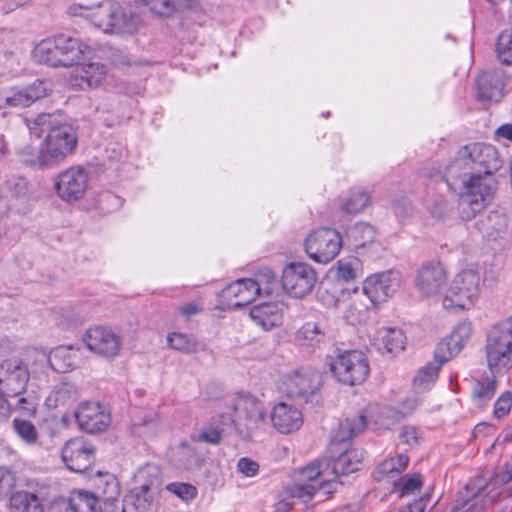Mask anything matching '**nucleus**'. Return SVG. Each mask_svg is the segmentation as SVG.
<instances>
[{"label": "nucleus", "instance_id": "obj_60", "mask_svg": "<svg viewBox=\"0 0 512 512\" xmlns=\"http://www.w3.org/2000/svg\"><path fill=\"white\" fill-rule=\"evenodd\" d=\"M451 210V205L444 197H438L434 200L430 211L431 214L437 218L445 217Z\"/></svg>", "mask_w": 512, "mask_h": 512}, {"label": "nucleus", "instance_id": "obj_15", "mask_svg": "<svg viewBox=\"0 0 512 512\" xmlns=\"http://www.w3.org/2000/svg\"><path fill=\"white\" fill-rule=\"evenodd\" d=\"M61 457L69 470L83 473L94 463L95 448L83 437L72 438L62 448Z\"/></svg>", "mask_w": 512, "mask_h": 512}, {"label": "nucleus", "instance_id": "obj_34", "mask_svg": "<svg viewBox=\"0 0 512 512\" xmlns=\"http://www.w3.org/2000/svg\"><path fill=\"white\" fill-rule=\"evenodd\" d=\"M68 505L74 512H102L104 510L97 496L86 490L73 491Z\"/></svg>", "mask_w": 512, "mask_h": 512}, {"label": "nucleus", "instance_id": "obj_26", "mask_svg": "<svg viewBox=\"0 0 512 512\" xmlns=\"http://www.w3.org/2000/svg\"><path fill=\"white\" fill-rule=\"evenodd\" d=\"M95 491L105 512H120V485L117 478L109 473L99 474L94 480Z\"/></svg>", "mask_w": 512, "mask_h": 512}, {"label": "nucleus", "instance_id": "obj_38", "mask_svg": "<svg viewBox=\"0 0 512 512\" xmlns=\"http://www.w3.org/2000/svg\"><path fill=\"white\" fill-rule=\"evenodd\" d=\"M347 237L353 247L358 250L374 242L376 230L368 223H356L348 230Z\"/></svg>", "mask_w": 512, "mask_h": 512}, {"label": "nucleus", "instance_id": "obj_9", "mask_svg": "<svg viewBox=\"0 0 512 512\" xmlns=\"http://www.w3.org/2000/svg\"><path fill=\"white\" fill-rule=\"evenodd\" d=\"M77 142V133L71 125L64 123L52 127L43 141L47 157L52 166L59 165L66 157L73 154Z\"/></svg>", "mask_w": 512, "mask_h": 512}, {"label": "nucleus", "instance_id": "obj_25", "mask_svg": "<svg viewBox=\"0 0 512 512\" xmlns=\"http://www.w3.org/2000/svg\"><path fill=\"white\" fill-rule=\"evenodd\" d=\"M298 474L299 481L307 484H316L318 490H323L324 494H330L332 492L334 482L333 477L330 475V461L328 458L311 462L301 468Z\"/></svg>", "mask_w": 512, "mask_h": 512}, {"label": "nucleus", "instance_id": "obj_44", "mask_svg": "<svg viewBox=\"0 0 512 512\" xmlns=\"http://www.w3.org/2000/svg\"><path fill=\"white\" fill-rule=\"evenodd\" d=\"M12 424L15 433L23 442L28 445H34L37 443L39 434L32 422L21 418H15Z\"/></svg>", "mask_w": 512, "mask_h": 512}, {"label": "nucleus", "instance_id": "obj_24", "mask_svg": "<svg viewBox=\"0 0 512 512\" xmlns=\"http://www.w3.org/2000/svg\"><path fill=\"white\" fill-rule=\"evenodd\" d=\"M470 336V324L466 322L459 323L452 331L451 335L440 341L434 351V357L439 368L445 362L457 355L466 340Z\"/></svg>", "mask_w": 512, "mask_h": 512}, {"label": "nucleus", "instance_id": "obj_59", "mask_svg": "<svg viewBox=\"0 0 512 512\" xmlns=\"http://www.w3.org/2000/svg\"><path fill=\"white\" fill-rule=\"evenodd\" d=\"M419 433L413 426H404L399 433V439L403 444L414 447L418 444Z\"/></svg>", "mask_w": 512, "mask_h": 512}, {"label": "nucleus", "instance_id": "obj_49", "mask_svg": "<svg viewBox=\"0 0 512 512\" xmlns=\"http://www.w3.org/2000/svg\"><path fill=\"white\" fill-rule=\"evenodd\" d=\"M166 490L183 501H191L197 496V488L189 483L172 482L166 485Z\"/></svg>", "mask_w": 512, "mask_h": 512}, {"label": "nucleus", "instance_id": "obj_32", "mask_svg": "<svg viewBox=\"0 0 512 512\" xmlns=\"http://www.w3.org/2000/svg\"><path fill=\"white\" fill-rule=\"evenodd\" d=\"M475 173L470 158L466 153H463L462 146L457 151L456 157L446 166L444 177L449 186L458 181H461L464 185V180Z\"/></svg>", "mask_w": 512, "mask_h": 512}, {"label": "nucleus", "instance_id": "obj_61", "mask_svg": "<svg viewBox=\"0 0 512 512\" xmlns=\"http://www.w3.org/2000/svg\"><path fill=\"white\" fill-rule=\"evenodd\" d=\"M37 403L33 397H20L17 401L16 410L26 416H33L36 413Z\"/></svg>", "mask_w": 512, "mask_h": 512}, {"label": "nucleus", "instance_id": "obj_2", "mask_svg": "<svg viewBox=\"0 0 512 512\" xmlns=\"http://www.w3.org/2000/svg\"><path fill=\"white\" fill-rule=\"evenodd\" d=\"M92 54L93 49L80 39L63 34L42 40L34 49L35 59L52 67H70Z\"/></svg>", "mask_w": 512, "mask_h": 512}, {"label": "nucleus", "instance_id": "obj_51", "mask_svg": "<svg viewBox=\"0 0 512 512\" xmlns=\"http://www.w3.org/2000/svg\"><path fill=\"white\" fill-rule=\"evenodd\" d=\"M298 337L309 341L310 344H315L323 340L324 331L319 324L307 322L299 329Z\"/></svg>", "mask_w": 512, "mask_h": 512}, {"label": "nucleus", "instance_id": "obj_56", "mask_svg": "<svg viewBox=\"0 0 512 512\" xmlns=\"http://www.w3.org/2000/svg\"><path fill=\"white\" fill-rule=\"evenodd\" d=\"M399 491L401 496L413 494L421 487V480L418 475L404 476L399 482Z\"/></svg>", "mask_w": 512, "mask_h": 512}, {"label": "nucleus", "instance_id": "obj_46", "mask_svg": "<svg viewBox=\"0 0 512 512\" xmlns=\"http://www.w3.org/2000/svg\"><path fill=\"white\" fill-rule=\"evenodd\" d=\"M512 480V455H511V458H510V461L507 462L503 468L501 469V471H499L492 482L490 483H487L485 482V480L482 478V485H484L485 487H488L486 492H489L490 491V495H497L496 496V499L501 495V492L498 491V492H494V490L496 489V486L498 485H504V484H507L509 483L510 481Z\"/></svg>", "mask_w": 512, "mask_h": 512}, {"label": "nucleus", "instance_id": "obj_30", "mask_svg": "<svg viewBox=\"0 0 512 512\" xmlns=\"http://www.w3.org/2000/svg\"><path fill=\"white\" fill-rule=\"evenodd\" d=\"M108 69L99 62L82 63L75 70V81L82 89L100 87L106 80Z\"/></svg>", "mask_w": 512, "mask_h": 512}, {"label": "nucleus", "instance_id": "obj_20", "mask_svg": "<svg viewBox=\"0 0 512 512\" xmlns=\"http://www.w3.org/2000/svg\"><path fill=\"white\" fill-rule=\"evenodd\" d=\"M463 153L470 158L475 172L495 174L502 166L497 149L490 144L469 143L463 146Z\"/></svg>", "mask_w": 512, "mask_h": 512}, {"label": "nucleus", "instance_id": "obj_50", "mask_svg": "<svg viewBox=\"0 0 512 512\" xmlns=\"http://www.w3.org/2000/svg\"><path fill=\"white\" fill-rule=\"evenodd\" d=\"M74 399V391L73 388L68 384H60L55 387V389L50 393L48 397L49 402H53V405H65L69 401Z\"/></svg>", "mask_w": 512, "mask_h": 512}, {"label": "nucleus", "instance_id": "obj_33", "mask_svg": "<svg viewBox=\"0 0 512 512\" xmlns=\"http://www.w3.org/2000/svg\"><path fill=\"white\" fill-rule=\"evenodd\" d=\"M15 153L21 163L33 169L45 170L53 168L43 143L40 147L25 144L17 148Z\"/></svg>", "mask_w": 512, "mask_h": 512}, {"label": "nucleus", "instance_id": "obj_43", "mask_svg": "<svg viewBox=\"0 0 512 512\" xmlns=\"http://www.w3.org/2000/svg\"><path fill=\"white\" fill-rule=\"evenodd\" d=\"M496 55L502 64L512 65V28H507L498 35Z\"/></svg>", "mask_w": 512, "mask_h": 512}, {"label": "nucleus", "instance_id": "obj_17", "mask_svg": "<svg viewBox=\"0 0 512 512\" xmlns=\"http://www.w3.org/2000/svg\"><path fill=\"white\" fill-rule=\"evenodd\" d=\"M91 20L104 32L120 31L125 27L127 21L123 8L115 0H103L99 4L93 5Z\"/></svg>", "mask_w": 512, "mask_h": 512}, {"label": "nucleus", "instance_id": "obj_11", "mask_svg": "<svg viewBox=\"0 0 512 512\" xmlns=\"http://www.w3.org/2000/svg\"><path fill=\"white\" fill-rule=\"evenodd\" d=\"M487 488L482 485L481 477L470 481L458 492L450 512H485L497 496L486 492Z\"/></svg>", "mask_w": 512, "mask_h": 512}, {"label": "nucleus", "instance_id": "obj_42", "mask_svg": "<svg viewBox=\"0 0 512 512\" xmlns=\"http://www.w3.org/2000/svg\"><path fill=\"white\" fill-rule=\"evenodd\" d=\"M167 342L170 348L185 354L196 353L198 350L196 338L185 333H170Z\"/></svg>", "mask_w": 512, "mask_h": 512}, {"label": "nucleus", "instance_id": "obj_13", "mask_svg": "<svg viewBox=\"0 0 512 512\" xmlns=\"http://www.w3.org/2000/svg\"><path fill=\"white\" fill-rule=\"evenodd\" d=\"M486 358L488 367L497 372L512 367V340L494 325L486 340Z\"/></svg>", "mask_w": 512, "mask_h": 512}, {"label": "nucleus", "instance_id": "obj_21", "mask_svg": "<svg viewBox=\"0 0 512 512\" xmlns=\"http://www.w3.org/2000/svg\"><path fill=\"white\" fill-rule=\"evenodd\" d=\"M320 386V375L317 371L296 370L283 380V389L291 398H304L314 395Z\"/></svg>", "mask_w": 512, "mask_h": 512}, {"label": "nucleus", "instance_id": "obj_18", "mask_svg": "<svg viewBox=\"0 0 512 512\" xmlns=\"http://www.w3.org/2000/svg\"><path fill=\"white\" fill-rule=\"evenodd\" d=\"M29 380L27 368L17 361H3L0 364V392L6 397L19 396Z\"/></svg>", "mask_w": 512, "mask_h": 512}, {"label": "nucleus", "instance_id": "obj_54", "mask_svg": "<svg viewBox=\"0 0 512 512\" xmlns=\"http://www.w3.org/2000/svg\"><path fill=\"white\" fill-rule=\"evenodd\" d=\"M68 349L65 348H58L56 349L50 359V365L51 367L57 371V372H66L74 367V362H67V363H60L61 360L65 359L68 354Z\"/></svg>", "mask_w": 512, "mask_h": 512}, {"label": "nucleus", "instance_id": "obj_36", "mask_svg": "<svg viewBox=\"0 0 512 512\" xmlns=\"http://www.w3.org/2000/svg\"><path fill=\"white\" fill-rule=\"evenodd\" d=\"M379 345L388 353H397L405 347L406 337L401 329L383 327L377 332Z\"/></svg>", "mask_w": 512, "mask_h": 512}, {"label": "nucleus", "instance_id": "obj_45", "mask_svg": "<svg viewBox=\"0 0 512 512\" xmlns=\"http://www.w3.org/2000/svg\"><path fill=\"white\" fill-rule=\"evenodd\" d=\"M258 288V295H271L277 287V278L272 270L265 268L255 274L252 279Z\"/></svg>", "mask_w": 512, "mask_h": 512}, {"label": "nucleus", "instance_id": "obj_12", "mask_svg": "<svg viewBox=\"0 0 512 512\" xmlns=\"http://www.w3.org/2000/svg\"><path fill=\"white\" fill-rule=\"evenodd\" d=\"M83 341L91 352L107 359L118 356L122 347L120 336L111 328L104 326H93L87 329L83 335Z\"/></svg>", "mask_w": 512, "mask_h": 512}, {"label": "nucleus", "instance_id": "obj_3", "mask_svg": "<svg viewBox=\"0 0 512 512\" xmlns=\"http://www.w3.org/2000/svg\"><path fill=\"white\" fill-rule=\"evenodd\" d=\"M497 186L493 173L476 172L464 180L457 207L461 219L470 221L483 211L493 200Z\"/></svg>", "mask_w": 512, "mask_h": 512}, {"label": "nucleus", "instance_id": "obj_28", "mask_svg": "<svg viewBox=\"0 0 512 512\" xmlns=\"http://www.w3.org/2000/svg\"><path fill=\"white\" fill-rule=\"evenodd\" d=\"M252 278L238 279L222 290V297L232 307H243L258 296V288Z\"/></svg>", "mask_w": 512, "mask_h": 512}, {"label": "nucleus", "instance_id": "obj_35", "mask_svg": "<svg viewBox=\"0 0 512 512\" xmlns=\"http://www.w3.org/2000/svg\"><path fill=\"white\" fill-rule=\"evenodd\" d=\"M497 387L498 381L494 375L475 380L471 391L474 403L477 406L488 403L494 397Z\"/></svg>", "mask_w": 512, "mask_h": 512}, {"label": "nucleus", "instance_id": "obj_8", "mask_svg": "<svg viewBox=\"0 0 512 512\" xmlns=\"http://www.w3.org/2000/svg\"><path fill=\"white\" fill-rule=\"evenodd\" d=\"M342 238L332 228H320L310 233L304 242L308 257L318 263H328L340 252Z\"/></svg>", "mask_w": 512, "mask_h": 512}, {"label": "nucleus", "instance_id": "obj_48", "mask_svg": "<svg viewBox=\"0 0 512 512\" xmlns=\"http://www.w3.org/2000/svg\"><path fill=\"white\" fill-rule=\"evenodd\" d=\"M317 491L319 490L316 487V484H307L301 481L293 484L287 490L291 497L297 498L304 503H307L310 500H312Z\"/></svg>", "mask_w": 512, "mask_h": 512}, {"label": "nucleus", "instance_id": "obj_31", "mask_svg": "<svg viewBox=\"0 0 512 512\" xmlns=\"http://www.w3.org/2000/svg\"><path fill=\"white\" fill-rule=\"evenodd\" d=\"M250 318L256 325L269 331L282 323L283 314L278 303L265 302L255 305L250 310Z\"/></svg>", "mask_w": 512, "mask_h": 512}, {"label": "nucleus", "instance_id": "obj_58", "mask_svg": "<svg viewBox=\"0 0 512 512\" xmlns=\"http://www.w3.org/2000/svg\"><path fill=\"white\" fill-rule=\"evenodd\" d=\"M237 469L246 477H253L259 471V464L247 457H242L237 463Z\"/></svg>", "mask_w": 512, "mask_h": 512}, {"label": "nucleus", "instance_id": "obj_40", "mask_svg": "<svg viewBox=\"0 0 512 512\" xmlns=\"http://www.w3.org/2000/svg\"><path fill=\"white\" fill-rule=\"evenodd\" d=\"M370 194L366 190L353 189L341 202V210L350 215L362 212L370 204Z\"/></svg>", "mask_w": 512, "mask_h": 512}, {"label": "nucleus", "instance_id": "obj_7", "mask_svg": "<svg viewBox=\"0 0 512 512\" xmlns=\"http://www.w3.org/2000/svg\"><path fill=\"white\" fill-rule=\"evenodd\" d=\"M89 186V173L80 166H71L54 177L53 188L57 197L67 204L81 200Z\"/></svg>", "mask_w": 512, "mask_h": 512}, {"label": "nucleus", "instance_id": "obj_37", "mask_svg": "<svg viewBox=\"0 0 512 512\" xmlns=\"http://www.w3.org/2000/svg\"><path fill=\"white\" fill-rule=\"evenodd\" d=\"M12 507L19 512H44V505L37 494L20 490L10 497Z\"/></svg>", "mask_w": 512, "mask_h": 512}, {"label": "nucleus", "instance_id": "obj_6", "mask_svg": "<svg viewBox=\"0 0 512 512\" xmlns=\"http://www.w3.org/2000/svg\"><path fill=\"white\" fill-rule=\"evenodd\" d=\"M479 274L471 269L458 273L443 299V306L447 310L470 309L479 295Z\"/></svg>", "mask_w": 512, "mask_h": 512}, {"label": "nucleus", "instance_id": "obj_64", "mask_svg": "<svg viewBox=\"0 0 512 512\" xmlns=\"http://www.w3.org/2000/svg\"><path fill=\"white\" fill-rule=\"evenodd\" d=\"M430 500L429 495L420 497L409 503L406 507L400 510V512H424L427 502Z\"/></svg>", "mask_w": 512, "mask_h": 512}, {"label": "nucleus", "instance_id": "obj_29", "mask_svg": "<svg viewBox=\"0 0 512 512\" xmlns=\"http://www.w3.org/2000/svg\"><path fill=\"white\" fill-rule=\"evenodd\" d=\"M46 95V88L40 80L34 81L27 87L14 88L4 96V104L8 107L25 108L43 98Z\"/></svg>", "mask_w": 512, "mask_h": 512}, {"label": "nucleus", "instance_id": "obj_57", "mask_svg": "<svg viewBox=\"0 0 512 512\" xmlns=\"http://www.w3.org/2000/svg\"><path fill=\"white\" fill-rule=\"evenodd\" d=\"M146 5L151 11L161 16H169L174 11L171 0H149Z\"/></svg>", "mask_w": 512, "mask_h": 512}, {"label": "nucleus", "instance_id": "obj_47", "mask_svg": "<svg viewBox=\"0 0 512 512\" xmlns=\"http://www.w3.org/2000/svg\"><path fill=\"white\" fill-rule=\"evenodd\" d=\"M223 429L213 424L205 425L201 428L197 435L191 438L196 442H205L211 445H217L222 440Z\"/></svg>", "mask_w": 512, "mask_h": 512}, {"label": "nucleus", "instance_id": "obj_41", "mask_svg": "<svg viewBox=\"0 0 512 512\" xmlns=\"http://www.w3.org/2000/svg\"><path fill=\"white\" fill-rule=\"evenodd\" d=\"M439 370V366L431 363L422 367L413 380L414 390L418 393L429 390L435 383Z\"/></svg>", "mask_w": 512, "mask_h": 512}, {"label": "nucleus", "instance_id": "obj_16", "mask_svg": "<svg viewBox=\"0 0 512 512\" xmlns=\"http://www.w3.org/2000/svg\"><path fill=\"white\" fill-rule=\"evenodd\" d=\"M399 284V273L390 270L367 277L363 282V293L372 304H377L391 297Z\"/></svg>", "mask_w": 512, "mask_h": 512}, {"label": "nucleus", "instance_id": "obj_62", "mask_svg": "<svg viewBox=\"0 0 512 512\" xmlns=\"http://www.w3.org/2000/svg\"><path fill=\"white\" fill-rule=\"evenodd\" d=\"M33 125L40 127L39 134L42 133L46 128L51 129L52 127H57L54 121V115L50 113H41L38 114L33 119Z\"/></svg>", "mask_w": 512, "mask_h": 512}, {"label": "nucleus", "instance_id": "obj_19", "mask_svg": "<svg viewBox=\"0 0 512 512\" xmlns=\"http://www.w3.org/2000/svg\"><path fill=\"white\" fill-rule=\"evenodd\" d=\"M448 282V271L439 261L423 264L418 271L416 286L425 296L441 293Z\"/></svg>", "mask_w": 512, "mask_h": 512}, {"label": "nucleus", "instance_id": "obj_27", "mask_svg": "<svg viewBox=\"0 0 512 512\" xmlns=\"http://www.w3.org/2000/svg\"><path fill=\"white\" fill-rule=\"evenodd\" d=\"M270 418L274 428L282 434L292 433L303 424L302 412L285 402L273 407Z\"/></svg>", "mask_w": 512, "mask_h": 512}, {"label": "nucleus", "instance_id": "obj_14", "mask_svg": "<svg viewBox=\"0 0 512 512\" xmlns=\"http://www.w3.org/2000/svg\"><path fill=\"white\" fill-rule=\"evenodd\" d=\"M74 415L79 428L89 434L104 432L111 424L110 412L97 401L81 402Z\"/></svg>", "mask_w": 512, "mask_h": 512}, {"label": "nucleus", "instance_id": "obj_10", "mask_svg": "<svg viewBox=\"0 0 512 512\" xmlns=\"http://www.w3.org/2000/svg\"><path fill=\"white\" fill-rule=\"evenodd\" d=\"M317 281L315 270L304 262H291L282 272L283 289L295 298H303L310 294Z\"/></svg>", "mask_w": 512, "mask_h": 512}, {"label": "nucleus", "instance_id": "obj_39", "mask_svg": "<svg viewBox=\"0 0 512 512\" xmlns=\"http://www.w3.org/2000/svg\"><path fill=\"white\" fill-rule=\"evenodd\" d=\"M409 463V458L405 454H399L395 457L381 462L374 470V477L380 481L386 477H393L396 474L403 472Z\"/></svg>", "mask_w": 512, "mask_h": 512}, {"label": "nucleus", "instance_id": "obj_4", "mask_svg": "<svg viewBox=\"0 0 512 512\" xmlns=\"http://www.w3.org/2000/svg\"><path fill=\"white\" fill-rule=\"evenodd\" d=\"M233 425L240 438L247 440L266 424V409L263 401L248 392H238L231 405Z\"/></svg>", "mask_w": 512, "mask_h": 512}, {"label": "nucleus", "instance_id": "obj_1", "mask_svg": "<svg viewBox=\"0 0 512 512\" xmlns=\"http://www.w3.org/2000/svg\"><path fill=\"white\" fill-rule=\"evenodd\" d=\"M366 425V416L359 414L346 418L333 433L329 450L331 453L339 452L337 458L328 459L330 461V475L333 477L334 484L340 475L354 473L360 469L364 452L356 448H346L340 451L338 446L346 444L354 436L361 433Z\"/></svg>", "mask_w": 512, "mask_h": 512}, {"label": "nucleus", "instance_id": "obj_22", "mask_svg": "<svg viewBox=\"0 0 512 512\" xmlns=\"http://www.w3.org/2000/svg\"><path fill=\"white\" fill-rule=\"evenodd\" d=\"M147 476H152L150 479L144 481L140 486L131 489L123 498L120 506V512H145L152 502L149 491L157 483V475H153L148 470H141L138 473V479H145Z\"/></svg>", "mask_w": 512, "mask_h": 512}, {"label": "nucleus", "instance_id": "obj_23", "mask_svg": "<svg viewBox=\"0 0 512 512\" xmlns=\"http://www.w3.org/2000/svg\"><path fill=\"white\" fill-rule=\"evenodd\" d=\"M510 84L503 69L483 71L477 78L478 96L483 100L499 101Z\"/></svg>", "mask_w": 512, "mask_h": 512}, {"label": "nucleus", "instance_id": "obj_53", "mask_svg": "<svg viewBox=\"0 0 512 512\" xmlns=\"http://www.w3.org/2000/svg\"><path fill=\"white\" fill-rule=\"evenodd\" d=\"M512 407V392H503L495 401L493 416L496 419H502L507 416Z\"/></svg>", "mask_w": 512, "mask_h": 512}, {"label": "nucleus", "instance_id": "obj_55", "mask_svg": "<svg viewBox=\"0 0 512 512\" xmlns=\"http://www.w3.org/2000/svg\"><path fill=\"white\" fill-rule=\"evenodd\" d=\"M16 486V478L12 471L0 467V496H5L13 491Z\"/></svg>", "mask_w": 512, "mask_h": 512}, {"label": "nucleus", "instance_id": "obj_5", "mask_svg": "<svg viewBox=\"0 0 512 512\" xmlns=\"http://www.w3.org/2000/svg\"><path fill=\"white\" fill-rule=\"evenodd\" d=\"M329 366L338 382L350 386L363 383L370 371L366 355L356 349H338L335 356L331 357Z\"/></svg>", "mask_w": 512, "mask_h": 512}, {"label": "nucleus", "instance_id": "obj_52", "mask_svg": "<svg viewBox=\"0 0 512 512\" xmlns=\"http://www.w3.org/2000/svg\"><path fill=\"white\" fill-rule=\"evenodd\" d=\"M367 311L368 306L366 304L359 302L357 299H352L346 309L345 317L352 324L360 323L366 317Z\"/></svg>", "mask_w": 512, "mask_h": 512}, {"label": "nucleus", "instance_id": "obj_63", "mask_svg": "<svg viewBox=\"0 0 512 512\" xmlns=\"http://www.w3.org/2000/svg\"><path fill=\"white\" fill-rule=\"evenodd\" d=\"M93 6L72 3L67 7V14L73 17H91Z\"/></svg>", "mask_w": 512, "mask_h": 512}]
</instances>
